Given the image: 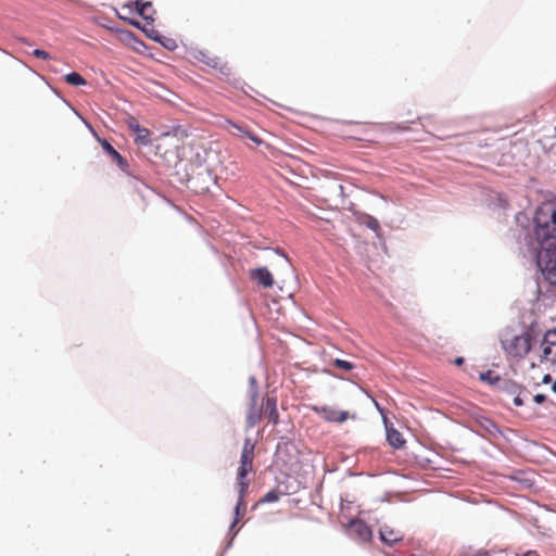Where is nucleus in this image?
Instances as JSON below:
<instances>
[{"label": "nucleus", "mask_w": 556, "mask_h": 556, "mask_svg": "<svg viewBox=\"0 0 556 556\" xmlns=\"http://www.w3.org/2000/svg\"><path fill=\"white\" fill-rule=\"evenodd\" d=\"M33 55L40 60H50L51 59V55L49 54V52H47L43 49H35L33 51Z\"/></svg>", "instance_id": "58836bf2"}, {"label": "nucleus", "mask_w": 556, "mask_h": 556, "mask_svg": "<svg viewBox=\"0 0 556 556\" xmlns=\"http://www.w3.org/2000/svg\"><path fill=\"white\" fill-rule=\"evenodd\" d=\"M129 47L139 54H144L146 51L148 50L147 43L138 36L137 38H135V40L131 42Z\"/></svg>", "instance_id": "473e14b6"}, {"label": "nucleus", "mask_w": 556, "mask_h": 556, "mask_svg": "<svg viewBox=\"0 0 556 556\" xmlns=\"http://www.w3.org/2000/svg\"><path fill=\"white\" fill-rule=\"evenodd\" d=\"M515 219H516V223L520 226H525L526 224L529 223V217L525 212H518L515 215Z\"/></svg>", "instance_id": "ea45409f"}, {"label": "nucleus", "mask_w": 556, "mask_h": 556, "mask_svg": "<svg viewBox=\"0 0 556 556\" xmlns=\"http://www.w3.org/2000/svg\"><path fill=\"white\" fill-rule=\"evenodd\" d=\"M349 418V412L348 410H337L336 415V422L342 424Z\"/></svg>", "instance_id": "37998d69"}, {"label": "nucleus", "mask_w": 556, "mask_h": 556, "mask_svg": "<svg viewBox=\"0 0 556 556\" xmlns=\"http://www.w3.org/2000/svg\"><path fill=\"white\" fill-rule=\"evenodd\" d=\"M117 30L122 35V40L128 46H130L131 42L135 40V38H137V35L131 30H128V29H117Z\"/></svg>", "instance_id": "72a5a7b5"}, {"label": "nucleus", "mask_w": 556, "mask_h": 556, "mask_svg": "<svg viewBox=\"0 0 556 556\" xmlns=\"http://www.w3.org/2000/svg\"><path fill=\"white\" fill-rule=\"evenodd\" d=\"M325 371L328 372L329 375H331L333 378H338L337 375L331 374L329 370H325Z\"/></svg>", "instance_id": "680f3d73"}, {"label": "nucleus", "mask_w": 556, "mask_h": 556, "mask_svg": "<svg viewBox=\"0 0 556 556\" xmlns=\"http://www.w3.org/2000/svg\"><path fill=\"white\" fill-rule=\"evenodd\" d=\"M154 13H155V11H153L152 14L144 13L143 16H141V18H143L147 22V24H152L155 21Z\"/></svg>", "instance_id": "09e8293b"}, {"label": "nucleus", "mask_w": 556, "mask_h": 556, "mask_svg": "<svg viewBox=\"0 0 556 556\" xmlns=\"http://www.w3.org/2000/svg\"><path fill=\"white\" fill-rule=\"evenodd\" d=\"M21 41L27 46H31V43L25 38H22Z\"/></svg>", "instance_id": "052dcab7"}, {"label": "nucleus", "mask_w": 556, "mask_h": 556, "mask_svg": "<svg viewBox=\"0 0 556 556\" xmlns=\"http://www.w3.org/2000/svg\"><path fill=\"white\" fill-rule=\"evenodd\" d=\"M551 389L556 394V379L554 380L553 384L551 386Z\"/></svg>", "instance_id": "bf43d9fd"}, {"label": "nucleus", "mask_w": 556, "mask_h": 556, "mask_svg": "<svg viewBox=\"0 0 556 556\" xmlns=\"http://www.w3.org/2000/svg\"><path fill=\"white\" fill-rule=\"evenodd\" d=\"M520 394L521 393L513 394L514 395L513 403L517 407H520V406H522L525 404L523 399L520 396Z\"/></svg>", "instance_id": "de8ad7c7"}, {"label": "nucleus", "mask_w": 556, "mask_h": 556, "mask_svg": "<svg viewBox=\"0 0 556 556\" xmlns=\"http://www.w3.org/2000/svg\"><path fill=\"white\" fill-rule=\"evenodd\" d=\"M260 392H248L249 396V404L248 408H258L257 407V400H258Z\"/></svg>", "instance_id": "4c0bfd02"}, {"label": "nucleus", "mask_w": 556, "mask_h": 556, "mask_svg": "<svg viewBox=\"0 0 556 556\" xmlns=\"http://www.w3.org/2000/svg\"><path fill=\"white\" fill-rule=\"evenodd\" d=\"M532 220L534 239L547 242L551 236H556V200L539 204Z\"/></svg>", "instance_id": "f03ea898"}, {"label": "nucleus", "mask_w": 556, "mask_h": 556, "mask_svg": "<svg viewBox=\"0 0 556 556\" xmlns=\"http://www.w3.org/2000/svg\"><path fill=\"white\" fill-rule=\"evenodd\" d=\"M375 404L380 414L382 415V421L386 430V440L388 445L394 450L403 448L406 444V440L384 415L383 408H381L377 402Z\"/></svg>", "instance_id": "6e6552de"}, {"label": "nucleus", "mask_w": 556, "mask_h": 556, "mask_svg": "<svg viewBox=\"0 0 556 556\" xmlns=\"http://www.w3.org/2000/svg\"><path fill=\"white\" fill-rule=\"evenodd\" d=\"M99 144L101 146L103 152L116 164L118 169L126 174L128 177L134 179V188L135 190L143 198V190H148L149 187L146 182L140 180L137 176L134 175L131 170H129V163L125 156H123L108 139L99 140Z\"/></svg>", "instance_id": "7ed1b4c3"}, {"label": "nucleus", "mask_w": 556, "mask_h": 556, "mask_svg": "<svg viewBox=\"0 0 556 556\" xmlns=\"http://www.w3.org/2000/svg\"><path fill=\"white\" fill-rule=\"evenodd\" d=\"M115 13H116V16H117L119 20H123V21H124V18H127L125 15H121L116 9H115Z\"/></svg>", "instance_id": "13d9d810"}, {"label": "nucleus", "mask_w": 556, "mask_h": 556, "mask_svg": "<svg viewBox=\"0 0 556 556\" xmlns=\"http://www.w3.org/2000/svg\"><path fill=\"white\" fill-rule=\"evenodd\" d=\"M540 345L542 349L540 362L547 361L556 366V330L554 328L545 331Z\"/></svg>", "instance_id": "1a4fd4ad"}, {"label": "nucleus", "mask_w": 556, "mask_h": 556, "mask_svg": "<svg viewBox=\"0 0 556 556\" xmlns=\"http://www.w3.org/2000/svg\"><path fill=\"white\" fill-rule=\"evenodd\" d=\"M255 443L251 438H245L240 455V464L237 472L250 473L253 470Z\"/></svg>", "instance_id": "9b49d317"}, {"label": "nucleus", "mask_w": 556, "mask_h": 556, "mask_svg": "<svg viewBox=\"0 0 556 556\" xmlns=\"http://www.w3.org/2000/svg\"><path fill=\"white\" fill-rule=\"evenodd\" d=\"M211 250H212V251H214V252H216V249H215V247H214V245H211Z\"/></svg>", "instance_id": "e2e57ef3"}, {"label": "nucleus", "mask_w": 556, "mask_h": 556, "mask_svg": "<svg viewBox=\"0 0 556 556\" xmlns=\"http://www.w3.org/2000/svg\"><path fill=\"white\" fill-rule=\"evenodd\" d=\"M479 379L482 382H485V383H488L491 387H496L498 381H500V379H501V376L494 374L493 370L488 369V370L482 371V372L479 374Z\"/></svg>", "instance_id": "c85d7f7f"}, {"label": "nucleus", "mask_w": 556, "mask_h": 556, "mask_svg": "<svg viewBox=\"0 0 556 556\" xmlns=\"http://www.w3.org/2000/svg\"><path fill=\"white\" fill-rule=\"evenodd\" d=\"M288 491H278L277 489H271L264 494V496L260 500L261 504H270L279 501L281 495H287Z\"/></svg>", "instance_id": "bb28decb"}, {"label": "nucleus", "mask_w": 556, "mask_h": 556, "mask_svg": "<svg viewBox=\"0 0 556 556\" xmlns=\"http://www.w3.org/2000/svg\"><path fill=\"white\" fill-rule=\"evenodd\" d=\"M275 253H276V254H278V255H280V256H282V257L285 258V261H286V263H287L288 267H289L291 270H293L292 265H291V262H290V258H289V257H288V255L283 252V250H282V249H280V248H276V249H275Z\"/></svg>", "instance_id": "c03bdc74"}, {"label": "nucleus", "mask_w": 556, "mask_h": 556, "mask_svg": "<svg viewBox=\"0 0 556 556\" xmlns=\"http://www.w3.org/2000/svg\"><path fill=\"white\" fill-rule=\"evenodd\" d=\"M471 418L472 420L475 421V424L481 428L482 430H484L489 435L493 437V438H496L498 435L503 437V431L501 430V428L497 426V424L492 420L491 418L480 414V413H473L471 415Z\"/></svg>", "instance_id": "ddd939ff"}, {"label": "nucleus", "mask_w": 556, "mask_h": 556, "mask_svg": "<svg viewBox=\"0 0 556 556\" xmlns=\"http://www.w3.org/2000/svg\"><path fill=\"white\" fill-rule=\"evenodd\" d=\"M239 85H240L241 90H242L245 94H251V92H256L252 86L248 85V84H247V83H244V81H240V80H238V81L236 83V85H235V86L238 88V87H239Z\"/></svg>", "instance_id": "a19ab883"}, {"label": "nucleus", "mask_w": 556, "mask_h": 556, "mask_svg": "<svg viewBox=\"0 0 556 556\" xmlns=\"http://www.w3.org/2000/svg\"><path fill=\"white\" fill-rule=\"evenodd\" d=\"M477 556H489V552L488 551H479L477 553Z\"/></svg>", "instance_id": "4d7b16f0"}, {"label": "nucleus", "mask_w": 556, "mask_h": 556, "mask_svg": "<svg viewBox=\"0 0 556 556\" xmlns=\"http://www.w3.org/2000/svg\"><path fill=\"white\" fill-rule=\"evenodd\" d=\"M154 42L161 45L164 49L168 51H174L178 48V45L174 38L166 37L162 35L160 31H157Z\"/></svg>", "instance_id": "393cba45"}, {"label": "nucleus", "mask_w": 556, "mask_h": 556, "mask_svg": "<svg viewBox=\"0 0 556 556\" xmlns=\"http://www.w3.org/2000/svg\"><path fill=\"white\" fill-rule=\"evenodd\" d=\"M204 162V159L201 157V155L199 153H197V163H198V166H201Z\"/></svg>", "instance_id": "6e6d98bb"}, {"label": "nucleus", "mask_w": 556, "mask_h": 556, "mask_svg": "<svg viewBox=\"0 0 556 556\" xmlns=\"http://www.w3.org/2000/svg\"><path fill=\"white\" fill-rule=\"evenodd\" d=\"M249 390L248 392H258V383L255 376L249 377Z\"/></svg>", "instance_id": "79ce46f5"}, {"label": "nucleus", "mask_w": 556, "mask_h": 556, "mask_svg": "<svg viewBox=\"0 0 556 556\" xmlns=\"http://www.w3.org/2000/svg\"><path fill=\"white\" fill-rule=\"evenodd\" d=\"M242 510L243 509H237V507L233 508V518H232V521L228 528V540L226 542V545H225V551H228L229 548L232 547L233 545V540H235V536L237 534V531L235 533L233 530L236 528V526L238 525V522L240 521V518L242 516Z\"/></svg>", "instance_id": "412c9836"}, {"label": "nucleus", "mask_w": 556, "mask_h": 556, "mask_svg": "<svg viewBox=\"0 0 556 556\" xmlns=\"http://www.w3.org/2000/svg\"><path fill=\"white\" fill-rule=\"evenodd\" d=\"M64 80L75 87L87 86L88 81L77 72L67 73L64 76Z\"/></svg>", "instance_id": "cd10ccee"}, {"label": "nucleus", "mask_w": 556, "mask_h": 556, "mask_svg": "<svg viewBox=\"0 0 556 556\" xmlns=\"http://www.w3.org/2000/svg\"><path fill=\"white\" fill-rule=\"evenodd\" d=\"M52 90H53V92L55 93L56 97H59L67 106H70L74 111V109L71 105V103L66 99H64L56 89L52 88Z\"/></svg>", "instance_id": "603ef678"}, {"label": "nucleus", "mask_w": 556, "mask_h": 556, "mask_svg": "<svg viewBox=\"0 0 556 556\" xmlns=\"http://www.w3.org/2000/svg\"><path fill=\"white\" fill-rule=\"evenodd\" d=\"M191 55L199 62L218 71L223 76H229L231 74V68L218 56L211 58L205 51L200 49L192 50Z\"/></svg>", "instance_id": "9d476101"}, {"label": "nucleus", "mask_w": 556, "mask_h": 556, "mask_svg": "<svg viewBox=\"0 0 556 556\" xmlns=\"http://www.w3.org/2000/svg\"><path fill=\"white\" fill-rule=\"evenodd\" d=\"M172 134H173V136H175L176 138L180 139V140H182L189 136L188 130L180 125L174 126L172 128Z\"/></svg>", "instance_id": "c9c22d12"}, {"label": "nucleus", "mask_w": 556, "mask_h": 556, "mask_svg": "<svg viewBox=\"0 0 556 556\" xmlns=\"http://www.w3.org/2000/svg\"><path fill=\"white\" fill-rule=\"evenodd\" d=\"M300 451L294 442V435L285 434L278 438L275 450V457H277L282 465H288L296 460Z\"/></svg>", "instance_id": "39448f33"}, {"label": "nucleus", "mask_w": 556, "mask_h": 556, "mask_svg": "<svg viewBox=\"0 0 556 556\" xmlns=\"http://www.w3.org/2000/svg\"><path fill=\"white\" fill-rule=\"evenodd\" d=\"M498 205L504 210L508 206L507 200L502 194L498 195Z\"/></svg>", "instance_id": "8fccbe9b"}, {"label": "nucleus", "mask_w": 556, "mask_h": 556, "mask_svg": "<svg viewBox=\"0 0 556 556\" xmlns=\"http://www.w3.org/2000/svg\"><path fill=\"white\" fill-rule=\"evenodd\" d=\"M124 22L142 31L150 40L154 41L159 30L152 27L150 28L147 25L142 24L140 21L135 18H124Z\"/></svg>", "instance_id": "4be33fe9"}, {"label": "nucleus", "mask_w": 556, "mask_h": 556, "mask_svg": "<svg viewBox=\"0 0 556 556\" xmlns=\"http://www.w3.org/2000/svg\"><path fill=\"white\" fill-rule=\"evenodd\" d=\"M464 363H465V358H464L463 356H457V357H455V359H454V364H455L456 366H462Z\"/></svg>", "instance_id": "864d4df0"}, {"label": "nucleus", "mask_w": 556, "mask_h": 556, "mask_svg": "<svg viewBox=\"0 0 556 556\" xmlns=\"http://www.w3.org/2000/svg\"><path fill=\"white\" fill-rule=\"evenodd\" d=\"M211 184H217V177L213 176L212 170L205 168L191 174L187 188L195 193H206L210 191Z\"/></svg>", "instance_id": "0eeeda50"}, {"label": "nucleus", "mask_w": 556, "mask_h": 556, "mask_svg": "<svg viewBox=\"0 0 556 556\" xmlns=\"http://www.w3.org/2000/svg\"><path fill=\"white\" fill-rule=\"evenodd\" d=\"M249 473H241L237 472V483H238V500L235 505L237 509H244L245 508V496L248 494V490L250 486V482L248 480Z\"/></svg>", "instance_id": "2eb2a0df"}, {"label": "nucleus", "mask_w": 556, "mask_h": 556, "mask_svg": "<svg viewBox=\"0 0 556 556\" xmlns=\"http://www.w3.org/2000/svg\"><path fill=\"white\" fill-rule=\"evenodd\" d=\"M262 420V407L261 408H248L247 413V426L249 429L255 427Z\"/></svg>", "instance_id": "a878e982"}, {"label": "nucleus", "mask_w": 556, "mask_h": 556, "mask_svg": "<svg viewBox=\"0 0 556 556\" xmlns=\"http://www.w3.org/2000/svg\"><path fill=\"white\" fill-rule=\"evenodd\" d=\"M397 533L387 525L381 526L378 532L380 541L387 546H393L403 540V536Z\"/></svg>", "instance_id": "f3484780"}, {"label": "nucleus", "mask_w": 556, "mask_h": 556, "mask_svg": "<svg viewBox=\"0 0 556 556\" xmlns=\"http://www.w3.org/2000/svg\"><path fill=\"white\" fill-rule=\"evenodd\" d=\"M546 395L543 394V393H536L534 396H533V402L538 405L540 404H543L545 401H546Z\"/></svg>", "instance_id": "49530a36"}, {"label": "nucleus", "mask_w": 556, "mask_h": 556, "mask_svg": "<svg viewBox=\"0 0 556 556\" xmlns=\"http://www.w3.org/2000/svg\"><path fill=\"white\" fill-rule=\"evenodd\" d=\"M250 278L265 289L271 288L275 283L274 276L266 266L251 269Z\"/></svg>", "instance_id": "4468645a"}, {"label": "nucleus", "mask_w": 556, "mask_h": 556, "mask_svg": "<svg viewBox=\"0 0 556 556\" xmlns=\"http://www.w3.org/2000/svg\"><path fill=\"white\" fill-rule=\"evenodd\" d=\"M410 123L412 122H402V123L390 122V123L383 124V127L387 130H389L390 132H405L410 129V127H409Z\"/></svg>", "instance_id": "c756f323"}, {"label": "nucleus", "mask_w": 556, "mask_h": 556, "mask_svg": "<svg viewBox=\"0 0 556 556\" xmlns=\"http://www.w3.org/2000/svg\"><path fill=\"white\" fill-rule=\"evenodd\" d=\"M521 339H527L528 343L530 344V349L532 348V344L536 341V334L532 326L526 330L520 332Z\"/></svg>", "instance_id": "f704fd0d"}, {"label": "nucleus", "mask_w": 556, "mask_h": 556, "mask_svg": "<svg viewBox=\"0 0 556 556\" xmlns=\"http://www.w3.org/2000/svg\"><path fill=\"white\" fill-rule=\"evenodd\" d=\"M226 552H227V551H225V549H224V551H223V553H222L219 556H224V554H225Z\"/></svg>", "instance_id": "0e129e2a"}, {"label": "nucleus", "mask_w": 556, "mask_h": 556, "mask_svg": "<svg viewBox=\"0 0 556 556\" xmlns=\"http://www.w3.org/2000/svg\"><path fill=\"white\" fill-rule=\"evenodd\" d=\"M331 364L338 368V369H341L343 371H351L355 368V364L350 362V361H345V359H341V358H333L331 361Z\"/></svg>", "instance_id": "7c9ffc66"}, {"label": "nucleus", "mask_w": 556, "mask_h": 556, "mask_svg": "<svg viewBox=\"0 0 556 556\" xmlns=\"http://www.w3.org/2000/svg\"><path fill=\"white\" fill-rule=\"evenodd\" d=\"M159 86H160V88L163 91V94H161V93L159 94L161 98L168 100L167 96H176L172 90H169L168 88L164 87L163 85L160 84Z\"/></svg>", "instance_id": "a18cd8bd"}, {"label": "nucleus", "mask_w": 556, "mask_h": 556, "mask_svg": "<svg viewBox=\"0 0 556 556\" xmlns=\"http://www.w3.org/2000/svg\"><path fill=\"white\" fill-rule=\"evenodd\" d=\"M357 223L359 225H363L365 227H367L368 229H370L371 231H374L376 233V237L378 239H382V236H381V227H380V223L379 220L374 217L372 215L370 214H367V213H361L358 216H357Z\"/></svg>", "instance_id": "a211bd4d"}, {"label": "nucleus", "mask_w": 556, "mask_h": 556, "mask_svg": "<svg viewBox=\"0 0 556 556\" xmlns=\"http://www.w3.org/2000/svg\"><path fill=\"white\" fill-rule=\"evenodd\" d=\"M532 252L538 269L545 281L556 287V236H551L547 242L535 239L531 242Z\"/></svg>", "instance_id": "f257e3e1"}, {"label": "nucleus", "mask_w": 556, "mask_h": 556, "mask_svg": "<svg viewBox=\"0 0 556 556\" xmlns=\"http://www.w3.org/2000/svg\"><path fill=\"white\" fill-rule=\"evenodd\" d=\"M75 114L83 121V123L86 125V127L88 128V130L91 132V135L93 136V138L99 142V140H102L103 138L100 137L97 132V130L93 128V126L86 119L84 118L77 111H75Z\"/></svg>", "instance_id": "e433bc0d"}, {"label": "nucleus", "mask_w": 556, "mask_h": 556, "mask_svg": "<svg viewBox=\"0 0 556 556\" xmlns=\"http://www.w3.org/2000/svg\"><path fill=\"white\" fill-rule=\"evenodd\" d=\"M135 7L134 9V12L138 15V16H143V14L146 13V11L150 8H152V2L151 1H144V0H135L132 2H129L127 4L124 5V8H128L130 9V11H132L131 7Z\"/></svg>", "instance_id": "b1692460"}, {"label": "nucleus", "mask_w": 556, "mask_h": 556, "mask_svg": "<svg viewBox=\"0 0 556 556\" xmlns=\"http://www.w3.org/2000/svg\"><path fill=\"white\" fill-rule=\"evenodd\" d=\"M232 126L235 128H237L239 131H241L242 134H244L250 140H252L254 143H256L257 146H261L264 141L257 136L255 135L253 131H250L249 129L244 128V127H241L237 124H232Z\"/></svg>", "instance_id": "2f4dec72"}, {"label": "nucleus", "mask_w": 556, "mask_h": 556, "mask_svg": "<svg viewBox=\"0 0 556 556\" xmlns=\"http://www.w3.org/2000/svg\"><path fill=\"white\" fill-rule=\"evenodd\" d=\"M522 556H540L539 553L534 549H529L522 554Z\"/></svg>", "instance_id": "5fc2aeb1"}, {"label": "nucleus", "mask_w": 556, "mask_h": 556, "mask_svg": "<svg viewBox=\"0 0 556 556\" xmlns=\"http://www.w3.org/2000/svg\"><path fill=\"white\" fill-rule=\"evenodd\" d=\"M502 349L513 357L522 358L530 352V344L527 339H521L520 333H514L506 329L500 337Z\"/></svg>", "instance_id": "20e7f679"}, {"label": "nucleus", "mask_w": 556, "mask_h": 556, "mask_svg": "<svg viewBox=\"0 0 556 556\" xmlns=\"http://www.w3.org/2000/svg\"><path fill=\"white\" fill-rule=\"evenodd\" d=\"M263 406L267 408L268 422L276 426L279 422V413L277 409V399L275 396L266 395L263 399Z\"/></svg>", "instance_id": "aec40b11"}, {"label": "nucleus", "mask_w": 556, "mask_h": 556, "mask_svg": "<svg viewBox=\"0 0 556 556\" xmlns=\"http://www.w3.org/2000/svg\"><path fill=\"white\" fill-rule=\"evenodd\" d=\"M127 126L131 131L136 134L134 139L135 143L143 147H149L153 144L150 130L141 126L135 117H130L127 121Z\"/></svg>", "instance_id": "f8f14e48"}, {"label": "nucleus", "mask_w": 556, "mask_h": 556, "mask_svg": "<svg viewBox=\"0 0 556 556\" xmlns=\"http://www.w3.org/2000/svg\"><path fill=\"white\" fill-rule=\"evenodd\" d=\"M344 531L346 535L359 543L370 542L372 539V531L370 527L361 518H351L345 525Z\"/></svg>", "instance_id": "423d86ee"}, {"label": "nucleus", "mask_w": 556, "mask_h": 556, "mask_svg": "<svg viewBox=\"0 0 556 556\" xmlns=\"http://www.w3.org/2000/svg\"><path fill=\"white\" fill-rule=\"evenodd\" d=\"M498 391L506 393V394H515V393H521L526 390V388L522 384L517 383L513 379H506L502 378L500 379L497 386L495 387Z\"/></svg>", "instance_id": "6ab92c4d"}, {"label": "nucleus", "mask_w": 556, "mask_h": 556, "mask_svg": "<svg viewBox=\"0 0 556 556\" xmlns=\"http://www.w3.org/2000/svg\"><path fill=\"white\" fill-rule=\"evenodd\" d=\"M193 172V165L188 163L177 162L174 166V177L180 185L188 186L189 179Z\"/></svg>", "instance_id": "dca6fc26"}, {"label": "nucleus", "mask_w": 556, "mask_h": 556, "mask_svg": "<svg viewBox=\"0 0 556 556\" xmlns=\"http://www.w3.org/2000/svg\"><path fill=\"white\" fill-rule=\"evenodd\" d=\"M554 380L551 376V374H545L542 378V383L543 384H548V383H552L553 384Z\"/></svg>", "instance_id": "3c124183"}, {"label": "nucleus", "mask_w": 556, "mask_h": 556, "mask_svg": "<svg viewBox=\"0 0 556 556\" xmlns=\"http://www.w3.org/2000/svg\"><path fill=\"white\" fill-rule=\"evenodd\" d=\"M313 410L320 416L323 419L329 422H336L337 410L329 406H313Z\"/></svg>", "instance_id": "5701e85b"}]
</instances>
